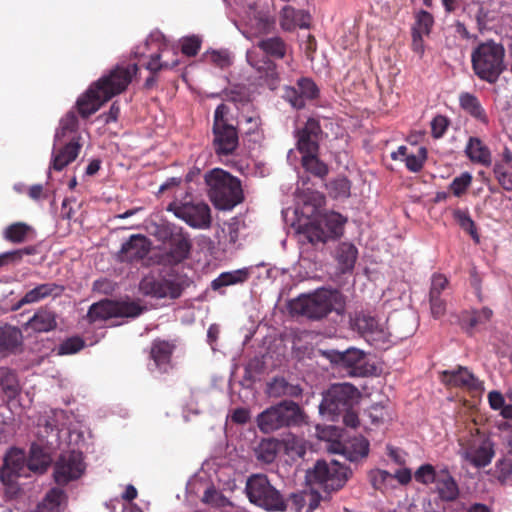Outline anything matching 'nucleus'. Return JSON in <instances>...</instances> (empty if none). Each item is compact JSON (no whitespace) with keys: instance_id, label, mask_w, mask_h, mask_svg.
<instances>
[{"instance_id":"f257e3e1","label":"nucleus","mask_w":512,"mask_h":512,"mask_svg":"<svg viewBox=\"0 0 512 512\" xmlns=\"http://www.w3.org/2000/svg\"><path fill=\"white\" fill-rule=\"evenodd\" d=\"M138 70L137 64L117 65L93 82L76 102L80 116L88 118L114 96L124 92Z\"/></svg>"},{"instance_id":"f03ea898","label":"nucleus","mask_w":512,"mask_h":512,"mask_svg":"<svg viewBox=\"0 0 512 512\" xmlns=\"http://www.w3.org/2000/svg\"><path fill=\"white\" fill-rule=\"evenodd\" d=\"M288 44L280 36H268L260 38L254 49L246 54L248 64L256 71L258 78L269 89L275 90L280 83V75L274 60L285 58Z\"/></svg>"},{"instance_id":"7ed1b4c3","label":"nucleus","mask_w":512,"mask_h":512,"mask_svg":"<svg viewBox=\"0 0 512 512\" xmlns=\"http://www.w3.org/2000/svg\"><path fill=\"white\" fill-rule=\"evenodd\" d=\"M289 309L293 315L321 320L332 312L341 315L345 310V298L337 289L319 288L291 300Z\"/></svg>"},{"instance_id":"20e7f679","label":"nucleus","mask_w":512,"mask_h":512,"mask_svg":"<svg viewBox=\"0 0 512 512\" xmlns=\"http://www.w3.org/2000/svg\"><path fill=\"white\" fill-rule=\"evenodd\" d=\"M207 194L218 210H232L244 201V192L239 178L229 172L214 168L204 176Z\"/></svg>"},{"instance_id":"39448f33","label":"nucleus","mask_w":512,"mask_h":512,"mask_svg":"<svg viewBox=\"0 0 512 512\" xmlns=\"http://www.w3.org/2000/svg\"><path fill=\"white\" fill-rule=\"evenodd\" d=\"M504 58L502 44L493 40L482 42L471 53L472 70L480 80L494 84L506 69Z\"/></svg>"},{"instance_id":"423d86ee","label":"nucleus","mask_w":512,"mask_h":512,"mask_svg":"<svg viewBox=\"0 0 512 512\" xmlns=\"http://www.w3.org/2000/svg\"><path fill=\"white\" fill-rule=\"evenodd\" d=\"M303 424H307V415L297 403L290 400H283L265 409L257 417L258 428L263 433Z\"/></svg>"},{"instance_id":"0eeeda50","label":"nucleus","mask_w":512,"mask_h":512,"mask_svg":"<svg viewBox=\"0 0 512 512\" xmlns=\"http://www.w3.org/2000/svg\"><path fill=\"white\" fill-rule=\"evenodd\" d=\"M244 492L251 504L267 512H285L288 508V501L265 474L250 475Z\"/></svg>"},{"instance_id":"6e6552de","label":"nucleus","mask_w":512,"mask_h":512,"mask_svg":"<svg viewBox=\"0 0 512 512\" xmlns=\"http://www.w3.org/2000/svg\"><path fill=\"white\" fill-rule=\"evenodd\" d=\"M346 218L331 211L320 214L314 219L299 225L298 233L312 245L325 244L343 235Z\"/></svg>"},{"instance_id":"1a4fd4ad","label":"nucleus","mask_w":512,"mask_h":512,"mask_svg":"<svg viewBox=\"0 0 512 512\" xmlns=\"http://www.w3.org/2000/svg\"><path fill=\"white\" fill-rule=\"evenodd\" d=\"M190 285V280L185 275L168 273L166 275L148 274L139 283L140 292L147 297L155 299H178L184 290Z\"/></svg>"},{"instance_id":"9d476101","label":"nucleus","mask_w":512,"mask_h":512,"mask_svg":"<svg viewBox=\"0 0 512 512\" xmlns=\"http://www.w3.org/2000/svg\"><path fill=\"white\" fill-rule=\"evenodd\" d=\"M228 112L229 107L223 103L218 105L214 111L212 144L218 156L232 155L239 144L237 129L226 118Z\"/></svg>"},{"instance_id":"9b49d317","label":"nucleus","mask_w":512,"mask_h":512,"mask_svg":"<svg viewBox=\"0 0 512 512\" xmlns=\"http://www.w3.org/2000/svg\"><path fill=\"white\" fill-rule=\"evenodd\" d=\"M351 470L340 464L338 461L326 462L319 460L312 470L307 473L308 480L319 485L324 492L330 494L344 487L350 475Z\"/></svg>"},{"instance_id":"f8f14e48","label":"nucleus","mask_w":512,"mask_h":512,"mask_svg":"<svg viewBox=\"0 0 512 512\" xmlns=\"http://www.w3.org/2000/svg\"><path fill=\"white\" fill-rule=\"evenodd\" d=\"M144 309L135 301L103 299L89 307L85 318L90 324L104 322L111 318H136L143 313Z\"/></svg>"},{"instance_id":"ddd939ff","label":"nucleus","mask_w":512,"mask_h":512,"mask_svg":"<svg viewBox=\"0 0 512 512\" xmlns=\"http://www.w3.org/2000/svg\"><path fill=\"white\" fill-rule=\"evenodd\" d=\"M358 396L359 392L352 384H334L323 395L319 412L329 416L331 421H336L342 412L353 407Z\"/></svg>"},{"instance_id":"4468645a","label":"nucleus","mask_w":512,"mask_h":512,"mask_svg":"<svg viewBox=\"0 0 512 512\" xmlns=\"http://www.w3.org/2000/svg\"><path fill=\"white\" fill-rule=\"evenodd\" d=\"M459 444L462 457L476 468L488 466L495 455L493 442L479 429L471 432L468 438L460 439Z\"/></svg>"},{"instance_id":"2eb2a0df","label":"nucleus","mask_w":512,"mask_h":512,"mask_svg":"<svg viewBox=\"0 0 512 512\" xmlns=\"http://www.w3.org/2000/svg\"><path fill=\"white\" fill-rule=\"evenodd\" d=\"M329 358L331 363L350 377H366L374 370V366L368 363L366 354L357 348L351 347L345 351L332 350Z\"/></svg>"},{"instance_id":"dca6fc26","label":"nucleus","mask_w":512,"mask_h":512,"mask_svg":"<svg viewBox=\"0 0 512 512\" xmlns=\"http://www.w3.org/2000/svg\"><path fill=\"white\" fill-rule=\"evenodd\" d=\"M353 327L372 346L377 349H387L390 346L391 334L384 322L376 317L359 313L355 316Z\"/></svg>"},{"instance_id":"f3484780","label":"nucleus","mask_w":512,"mask_h":512,"mask_svg":"<svg viewBox=\"0 0 512 512\" xmlns=\"http://www.w3.org/2000/svg\"><path fill=\"white\" fill-rule=\"evenodd\" d=\"M85 469L82 452L76 450L63 452L54 464V480L58 485H66L79 479Z\"/></svg>"},{"instance_id":"a211bd4d","label":"nucleus","mask_w":512,"mask_h":512,"mask_svg":"<svg viewBox=\"0 0 512 512\" xmlns=\"http://www.w3.org/2000/svg\"><path fill=\"white\" fill-rule=\"evenodd\" d=\"M168 210L172 211L174 215L185 221L193 228L205 229L211 225V210L210 207L204 203H171Z\"/></svg>"},{"instance_id":"6ab92c4d","label":"nucleus","mask_w":512,"mask_h":512,"mask_svg":"<svg viewBox=\"0 0 512 512\" xmlns=\"http://www.w3.org/2000/svg\"><path fill=\"white\" fill-rule=\"evenodd\" d=\"M27 458L24 450L12 447L3 459V466L0 469V480L8 487H13L19 477L28 476Z\"/></svg>"},{"instance_id":"aec40b11","label":"nucleus","mask_w":512,"mask_h":512,"mask_svg":"<svg viewBox=\"0 0 512 512\" xmlns=\"http://www.w3.org/2000/svg\"><path fill=\"white\" fill-rule=\"evenodd\" d=\"M320 96V90L312 78L301 77L296 81L295 86H286L283 92V99L297 109H304L307 101H313Z\"/></svg>"},{"instance_id":"412c9836","label":"nucleus","mask_w":512,"mask_h":512,"mask_svg":"<svg viewBox=\"0 0 512 512\" xmlns=\"http://www.w3.org/2000/svg\"><path fill=\"white\" fill-rule=\"evenodd\" d=\"M322 128L319 120L310 117L305 125L295 131L296 148L301 156L320 152Z\"/></svg>"},{"instance_id":"4be33fe9","label":"nucleus","mask_w":512,"mask_h":512,"mask_svg":"<svg viewBox=\"0 0 512 512\" xmlns=\"http://www.w3.org/2000/svg\"><path fill=\"white\" fill-rule=\"evenodd\" d=\"M80 141L81 136H74L57 146L54 143L49 169L60 172L74 162L82 148Z\"/></svg>"},{"instance_id":"5701e85b","label":"nucleus","mask_w":512,"mask_h":512,"mask_svg":"<svg viewBox=\"0 0 512 512\" xmlns=\"http://www.w3.org/2000/svg\"><path fill=\"white\" fill-rule=\"evenodd\" d=\"M441 381L448 387L461 388L469 392L482 390V384L478 378L467 367L463 366L441 372Z\"/></svg>"},{"instance_id":"b1692460","label":"nucleus","mask_w":512,"mask_h":512,"mask_svg":"<svg viewBox=\"0 0 512 512\" xmlns=\"http://www.w3.org/2000/svg\"><path fill=\"white\" fill-rule=\"evenodd\" d=\"M151 249V241L144 235L134 234L122 244L118 252V259L121 262H139L143 260Z\"/></svg>"},{"instance_id":"393cba45","label":"nucleus","mask_w":512,"mask_h":512,"mask_svg":"<svg viewBox=\"0 0 512 512\" xmlns=\"http://www.w3.org/2000/svg\"><path fill=\"white\" fill-rule=\"evenodd\" d=\"M64 291V287L56 283L39 284L25 293V295L14 304L12 310L17 311L24 305L34 304L48 297H59Z\"/></svg>"},{"instance_id":"a878e982","label":"nucleus","mask_w":512,"mask_h":512,"mask_svg":"<svg viewBox=\"0 0 512 512\" xmlns=\"http://www.w3.org/2000/svg\"><path fill=\"white\" fill-rule=\"evenodd\" d=\"M335 451L341 453L347 460L357 462L368 456L369 441L359 435L335 444Z\"/></svg>"},{"instance_id":"bb28decb","label":"nucleus","mask_w":512,"mask_h":512,"mask_svg":"<svg viewBox=\"0 0 512 512\" xmlns=\"http://www.w3.org/2000/svg\"><path fill=\"white\" fill-rule=\"evenodd\" d=\"M192 248L189 238L182 233L172 234L169 250L165 254V260L169 264H179L187 259Z\"/></svg>"},{"instance_id":"cd10ccee","label":"nucleus","mask_w":512,"mask_h":512,"mask_svg":"<svg viewBox=\"0 0 512 512\" xmlns=\"http://www.w3.org/2000/svg\"><path fill=\"white\" fill-rule=\"evenodd\" d=\"M310 14L304 10H296L292 6H285L280 12V27L284 31H293L296 27L308 28L310 25Z\"/></svg>"},{"instance_id":"c85d7f7f","label":"nucleus","mask_w":512,"mask_h":512,"mask_svg":"<svg viewBox=\"0 0 512 512\" xmlns=\"http://www.w3.org/2000/svg\"><path fill=\"white\" fill-rule=\"evenodd\" d=\"M174 349L175 345L166 340L156 339L152 342L150 358L161 372H168Z\"/></svg>"},{"instance_id":"c756f323","label":"nucleus","mask_w":512,"mask_h":512,"mask_svg":"<svg viewBox=\"0 0 512 512\" xmlns=\"http://www.w3.org/2000/svg\"><path fill=\"white\" fill-rule=\"evenodd\" d=\"M435 490L443 501L452 502L459 496V487L447 469L439 471L436 478Z\"/></svg>"},{"instance_id":"7c9ffc66","label":"nucleus","mask_w":512,"mask_h":512,"mask_svg":"<svg viewBox=\"0 0 512 512\" xmlns=\"http://www.w3.org/2000/svg\"><path fill=\"white\" fill-rule=\"evenodd\" d=\"M22 342L23 335L19 328L9 325L0 327V355L16 353Z\"/></svg>"},{"instance_id":"2f4dec72","label":"nucleus","mask_w":512,"mask_h":512,"mask_svg":"<svg viewBox=\"0 0 512 512\" xmlns=\"http://www.w3.org/2000/svg\"><path fill=\"white\" fill-rule=\"evenodd\" d=\"M465 154L471 162L489 167L492 156L489 148L478 137H470L465 147Z\"/></svg>"},{"instance_id":"473e14b6","label":"nucleus","mask_w":512,"mask_h":512,"mask_svg":"<svg viewBox=\"0 0 512 512\" xmlns=\"http://www.w3.org/2000/svg\"><path fill=\"white\" fill-rule=\"evenodd\" d=\"M461 109L480 123L487 124L488 116L477 96L469 92L459 95Z\"/></svg>"},{"instance_id":"72a5a7b5","label":"nucleus","mask_w":512,"mask_h":512,"mask_svg":"<svg viewBox=\"0 0 512 512\" xmlns=\"http://www.w3.org/2000/svg\"><path fill=\"white\" fill-rule=\"evenodd\" d=\"M78 126V118L73 111L65 114V116L61 118L59 127L54 135L55 146L62 144L64 141H69L71 137L80 136Z\"/></svg>"},{"instance_id":"f704fd0d","label":"nucleus","mask_w":512,"mask_h":512,"mask_svg":"<svg viewBox=\"0 0 512 512\" xmlns=\"http://www.w3.org/2000/svg\"><path fill=\"white\" fill-rule=\"evenodd\" d=\"M27 325L36 332H49L57 327L56 314L47 308H40L29 319Z\"/></svg>"},{"instance_id":"c9c22d12","label":"nucleus","mask_w":512,"mask_h":512,"mask_svg":"<svg viewBox=\"0 0 512 512\" xmlns=\"http://www.w3.org/2000/svg\"><path fill=\"white\" fill-rule=\"evenodd\" d=\"M51 463V458L44 449L37 445L32 444L29 451V457L27 459V465L29 472L43 473L47 470Z\"/></svg>"},{"instance_id":"e433bc0d","label":"nucleus","mask_w":512,"mask_h":512,"mask_svg":"<svg viewBox=\"0 0 512 512\" xmlns=\"http://www.w3.org/2000/svg\"><path fill=\"white\" fill-rule=\"evenodd\" d=\"M32 226L24 222H15L8 225L3 231V238L11 243L20 244L34 235Z\"/></svg>"},{"instance_id":"4c0bfd02","label":"nucleus","mask_w":512,"mask_h":512,"mask_svg":"<svg viewBox=\"0 0 512 512\" xmlns=\"http://www.w3.org/2000/svg\"><path fill=\"white\" fill-rule=\"evenodd\" d=\"M250 272L247 268H242L230 272H223L211 282V288L214 291L222 287L244 283L248 280Z\"/></svg>"},{"instance_id":"58836bf2","label":"nucleus","mask_w":512,"mask_h":512,"mask_svg":"<svg viewBox=\"0 0 512 512\" xmlns=\"http://www.w3.org/2000/svg\"><path fill=\"white\" fill-rule=\"evenodd\" d=\"M301 166L307 173L320 179H325L329 173V166L319 158V153L301 156Z\"/></svg>"},{"instance_id":"ea45409f","label":"nucleus","mask_w":512,"mask_h":512,"mask_svg":"<svg viewBox=\"0 0 512 512\" xmlns=\"http://www.w3.org/2000/svg\"><path fill=\"white\" fill-rule=\"evenodd\" d=\"M269 393L273 397H299L303 389L298 384L289 383L285 378H274L268 385Z\"/></svg>"},{"instance_id":"a19ab883","label":"nucleus","mask_w":512,"mask_h":512,"mask_svg":"<svg viewBox=\"0 0 512 512\" xmlns=\"http://www.w3.org/2000/svg\"><path fill=\"white\" fill-rule=\"evenodd\" d=\"M65 500L66 494L61 488H52L37 506V512H60V507Z\"/></svg>"},{"instance_id":"79ce46f5","label":"nucleus","mask_w":512,"mask_h":512,"mask_svg":"<svg viewBox=\"0 0 512 512\" xmlns=\"http://www.w3.org/2000/svg\"><path fill=\"white\" fill-rule=\"evenodd\" d=\"M357 248L347 242L340 243L336 249L335 257L341 266L342 271L351 270L357 259Z\"/></svg>"},{"instance_id":"37998d69","label":"nucleus","mask_w":512,"mask_h":512,"mask_svg":"<svg viewBox=\"0 0 512 512\" xmlns=\"http://www.w3.org/2000/svg\"><path fill=\"white\" fill-rule=\"evenodd\" d=\"M0 387L9 398L16 397L20 391L16 373L7 367H0Z\"/></svg>"},{"instance_id":"c03bdc74","label":"nucleus","mask_w":512,"mask_h":512,"mask_svg":"<svg viewBox=\"0 0 512 512\" xmlns=\"http://www.w3.org/2000/svg\"><path fill=\"white\" fill-rule=\"evenodd\" d=\"M279 443L275 439H263L255 448L256 458L266 464L272 463L278 454Z\"/></svg>"},{"instance_id":"a18cd8bd","label":"nucleus","mask_w":512,"mask_h":512,"mask_svg":"<svg viewBox=\"0 0 512 512\" xmlns=\"http://www.w3.org/2000/svg\"><path fill=\"white\" fill-rule=\"evenodd\" d=\"M492 315L493 311L490 308L484 307L463 317L462 321L467 325V331L471 333L473 329L489 322Z\"/></svg>"},{"instance_id":"49530a36","label":"nucleus","mask_w":512,"mask_h":512,"mask_svg":"<svg viewBox=\"0 0 512 512\" xmlns=\"http://www.w3.org/2000/svg\"><path fill=\"white\" fill-rule=\"evenodd\" d=\"M453 218L465 232L469 233L473 240L479 242L475 222L472 220L467 210L456 209L453 212Z\"/></svg>"},{"instance_id":"de8ad7c7","label":"nucleus","mask_w":512,"mask_h":512,"mask_svg":"<svg viewBox=\"0 0 512 512\" xmlns=\"http://www.w3.org/2000/svg\"><path fill=\"white\" fill-rule=\"evenodd\" d=\"M326 188L329 195L335 199L347 198L350 196L351 183L345 177H338L327 183Z\"/></svg>"},{"instance_id":"09e8293b","label":"nucleus","mask_w":512,"mask_h":512,"mask_svg":"<svg viewBox=\"0 0 512 512\" xmlns=\"http://www.w3.org/2000/svg\"><path fill=\"white\" fill-rule=\"evenodd\" d=\"M433 25V15L426 10H420L415 15V23L413 24L411 30L428 36L431 33Z\"/></svg>"},{"instance_id":"8fccbe9b","label":"nucleus","mask_w":512,"mask_h":512,"mask_svg":"<svg viewBox=\"0 0 512 512\" xmlns=\"http://www.w3.org/2000/svg\"><path fill=\"white\" fill-rule=\"evenodd\" d=\"M85 341L79 336H73L62 341L57 347L58 355H71L81 351Z\"/></svg>"},{"instance_id":"3c124183","label":"nucleus","mask_w":512,"mask_h":512,"mask_svg":"<svg viewBox=\"0 0 512 512\" xmlns=\"http://www.w3.org/2000/svg\"><path fill=\"white\" fill-rule=\"evenodd\" d=\"M495 477L502 483L512 478V458L505 456L495 463Z\"/></svg>"},{"instance_id":"603ef678","label":"nucleus","mask_w":512,"mask_h":512,"mask_svg":"<svg viewBox=\"0 0 512 512\" xmlns=\"http://www.w3.org/2000/svg\"><path fill=\"white\" fill-rule=\"evenodd\" d=\"M472 183V176L468 172L462 173L460 176L455 177L449 185L450 191L453 195L462 196Z\"/></svg>"},{"instance_id":"864d4df0","label":"nucleus","mask_w":512,"mask_h":512,"mask_svg":"<svg viewBox=\"0 0 512 512\" xmlns=\"http://www.w3.org/2000/svg\"><path fill=\"white\" fill-rule=\"evenodd\" d=\"M439 471H436L431 464L421 465L415 472V480L419 483L428 485L436 482Z\"/></svg>"},{"instance_id":"5fc2aeb1","label":"nucleus","mask_w":512,"mask_h":512,"mask_svg":"<svg viewBox=\"0 0 512 512\" xmlns=\"http://www.w3.org/2000/svg\"><path fill=\"white\" fill-rule=\"evenodd\" d=\"M204 59L206 62H209L221 69L227 68L231 65L230 55L225 50H213L211 52H206L204 54Z\"/></svg>"},{"instance_id":"6e6d98bb","label":"nucleus","mask_w":512,"mask_h":512,"mask_svg":"<svg viewBox=\"0 0 512 512\" xmlns=\"http://www.w3.org/2000/svg\"><path fill=\"white\" fill-rule=\"evenodd\" d=\"M427 159V150L420 147L417 154H409L404 160L407 169L411 172H419Z\"/></svg>"},{"instance_id":"4d7b16f0","label":"nucleus","mask_w":512,"mask_h":512,"mask_svg":"<svg viewBox=\"0 0 512 512\" xmlns=\"http://www.w3.org/2000/svg\"><path fill=\"white\" fill-rule=\"evenodd\" d=\"M162 55L160 53H156L150 57V60L145 65L146 69L149 70L152 74H156L161 70L173 69L178 65V60L162 61Z\"/></svg>"},{"instance_id":"13d9d810","label":"nucleus","mask_w":512,"mask_h":512,"mask_svg":"<svg viewBox=\"0 0 512 512\" xmlns=\"http://www.w3.org/2000/svg\"><path fill=\"white\" fill-rule=\"evenodd\" d=\"M201 501L214 507H223L228 502V499L211 485L204 491Z\"/></svg>"},{"instance_id":"bf43d9fd","label":"nucleus","mask_w":512,"mask_h":512,"mask_svg":"<svg viewBox=\"0 0 512 512\" xmlns=\"http://www.w3.org/2000/svg\"><path fill=\"white\" fill-rule=\"evenodd\" d=\"M180 43L182 54L187 57H194L198 54L202 41L198 36L192 35L182 38Z\"/></svg>"},{"instance_id":"052dcab7","label":"nucleus","mask_w":512,"mask_h":512,"mask_svg":"<svg viewBox=\"0 0 512 512\" xmlns=\"http://www.w3.org/2000/svg\"><path fill=\"white\" fill-rule=\"evenodd\" d=\"M449 126V120L446 116L437 115L431 121V135L435 139L441 138Z\"/></svg>"},{"instance_id":"680f3d73","label":"nucleus","mask_w":512,"mask_h":512,"mask_svg":"<svg viewBox=\"0 0 512 512\" xmlns=\"http://www.w3.org/2000/svg\"><path fill=\"white\" fill-rule=\"evenodd\" d=\"M303 195L300 196L301 200L305 205L312 206V212L317 208L321 207L325 203V197L322 193L313 190H307V192H302Z\"/></svg>"},{"instance_id":"e2e57ef3","label":"nucleus","mask_w":512,"mask_h":512,"mask_svg":"<svg viewBox=\"0 0 512 512\" xmlns=\"http://www.w3.org/2000/svg\"><path fill=\"white\" fill-rule=\"evenodd\" d=\"M493 172L495 177L497 178L499 184L507 191L512 190V173L511 171H506L500 165H494Z\"/></svg>"},{"instance_id":"0e129e2a","label":"nucleus","mask_w":512,"mask_h":512,"mask_svg":"<svg viewBox=\"0 0 512 512\" xmlns=\"http://www.w3.org/2000/svg\"><path fill=\"white\" fill-rule=\"evenodd\" d=\"M369 416L375 424L384 423L385 420L389 418L387 409L380 403L373 404L369 408Z\"/></svg>"},{"instance_id":"69168bd1","label":"nucleus","mask_w":512,"mask_h":512,"mask_svg":"<svg viewBox=\"0 0 512 512\" xmlns=\"http://www.w3.org/2000/svg\"><path fill=\"white\" fill-rule=\"evenodd\" d=\"M448 285L447 278L442 274H434L431 280L429 296H440Z\"/></svg>"},{"instance_id":"338daca9","label":"nucleus","mask_w":512,"mask_h":512,"mask_svg":"<svg viewBox=\"0 0 512 512\" xmlns=\"http://www.w3.org/2000/svg\"><path fill=\"white\" fill-rule=\"evenodd\" d=\"M431 314L439 319L446 313V303L440 296H429Z\"/></svg>"},{"instance_id":"774afa93","label":"nucleus","mask_w":512,"mask_h":512,"mask_svg":"<svg viewBox=\"0 0 512 512\" xmlns=\"http://www.w3.org/2000/svg\"><path fill=\"white\" fill-rule=\"evenodd\" d=\"M370 479L372 486L377 490H381L387 481L393 479V474L385 470H376L371 473Z\"/></svg>"}]
</instances>
